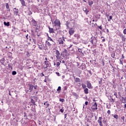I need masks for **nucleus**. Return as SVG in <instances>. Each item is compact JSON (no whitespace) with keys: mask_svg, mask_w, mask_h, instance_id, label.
I'll return each mask as SVG.
<instances>
[{"mask_svg":"<svg viewBox=\"0 0 126 126\" xmlns=\"http://www.w3.org/2000/svg\"><path fill=\"white\" fill-rule=\"evenodd\" d=\"M56 57L57 59V61H58V62L60 63H62V60H63V58H62V56L61 55V53H60V51L59 50H57L56 51Z\"/></svg>","mask_w":126,"mask_h":126,"instance_id":"obj_1","label":"nucleus"},{"mask_svg":"<svg viewBox=\"0 0 126 126\" xmlns=\"http://www.w3.org/2000/svg\"><path fill=\"white\" fill-rule=\"evenodd\" d=\"M97 41L98 40H97V37L95 36H92L91 38L90 42L91 43V44H92L93 45L96 46L97 45Z\"/></svg>","mask_w":126,"mask_h":126,"instance_id":"obj_2","label":"nucleus"},{"mask_svg":"<svg viewBox=\"0 0 126 126\" xmlns=\"http://www.w3.org/2000/svg\"><path fill=\"white\" fill-rule=\"evenodd\" d=\"M48 32H49L50 34H52L53 33L55 34V35H57L58 34V29H54L53 28H50V26L48 27Z\"/></svg>","mask_w":126,"mask_h":126,"instance_id":"obj_3","label":"nucleus"},{"mask_svg":"<svg viewBox=\"0 0 126 126\" xmlns=\"http://www.w3.org/2000/svg\"><path fill=\"white\" fill-rule=\"evenodd\" d=\"M54 26H58L59 27L58 29H61V22L59 20L56 19L54 21Z\"/></svg>","mask_w":126,"mask_h":126,"instance_id":"obj_4","label":"nucleus"},{"mask_svg":"<svg viewBox=\"0 0 126 126\" xmlns=\"http://www.w3.org/2000/svg\"><path fill=\"white\" fill-rule=\"evenodd\" d=\"M118 36H119V37H120V38L122 39V42H126V35L120 32L118 34Z\"/></svg>","mask_w":126,"mask_h":126,"instance_id":"obj_5","label":"nucleus"},{"mask_svg":"<svg viewBox=\"0 0 126 126\" xmlns=\"http://www.w3.org/2000/svg\"><path fill=\"white\" fill-rule=\"evenodd\" d=\"M68 29V33L69 35H70V36L73 35V34H74V32H75L74 31V28H69Z\"/></svg>","mask_w":126,"mask_h":126,"instance_id":"obj_6","label":"nucleus"},{"mask_svg":"<svg viewBox=\"0 0 126 126\" xmlns=\"http://www.w3.org/2000/svg\"><path fill=\"white\" fill-rule=\"evenodd\" d=\"M91 109L93 110V111H97V109H98L97 108V103L96 102H93V105L91 107Z\"/></svg>","mask_w":126,"mask_h":126,"instance_id":"obj_7","label":"nucleus"},{"mask_svg":"<svg viewBox=\"0 0 126 126\" xmlns=\"http://www.w3.org/2000/svg\"><path fill=\"white\" fill-rule=\"evenodd\" d=\"M38 48L39 50H46V48H45V46L44 45V44H43V42H41V45L38 44Z\"/></svg>","mask_w":126,"mask_h":126,"instance_id":"obj_8","label":"nucleus"},{"mask_svg":"<svg viewBox=\"0 0 126 126\" xmlns=\"http://www.w3.org/2000/svg\"><path fill=\"white\" fill-rule=\"evenodd\" d=\"M87 87L89 89H92V85H91V83H90V81H87Z\"/></svg>","mask_w":126,"mask_h":126,"instance_id":"obj_9","label":"nucleus"},{"mask_svg":"<svg viewBox=\"0 0 126 126\" xmlns=\"http://www.w3.org/2000/svg\"><path fill=\"white\" fill-rule=\"evenodd\" d=\"M44 63L46 64L45 68H48L51 66V63L48 61H44Z\"/></svg>","mask_w":126,"mask_h":126,"instance_id":"obj_10","label":"nucleus"},{"mask_svg":"<svg viewBox=\"0 0 126 126\" xmlns=\"http://www.w3.org/2000/svg\"><path fill=\"white\" fill-rule=\"evenodd\" d=\"M85 66H86V65H85V63H82L81 65L79 67L80 69H82L83 70L84 69H85Z\"/></svg>","mask_w":126,"mask_h":126,"instance_id":"obj_11","label":"nucleus"},{"mask_svg":"<svg viewBox=\"0 0 126 126\" xmlns=\"http://www.w3.org/2000/svg\"><path fill=\"white\" fill-rule=\"evenodd\" d=\"M13 11H14V15H15L16 16H17V15H18V11H19L18 9H16V8H14L13 9Z\"/></svg>","mask_w":126,"mask_h":126,"instance_id":"obj_12","label":"nucleus"},{"mask_svg":"<svg viewBox=\"0 0 126 126\" xmlns=\"http://www.w3.org/2000/svg\"><path fill=\"white\" fill-rule=\"evenodd\" d=\"M63 41H64V38L63 37V39L62 38H59L58 42L60 45H63Z\"/></svg>","mask_w":126,"mask_h":126,"instance_id":"obj_13","label":"nucleus"},{"mask_svg":"<svg viewBox=\"0 0 126 126\" xmlns=\"http://www.w3.org/2000/svg\"><path fill=\"white\" fill-rule=\"evenodd\" d=\"M121 99H120V101L123 103L126 104V97H124L122 96H121Z\"/></svg>","mask_w":126,"mask_h":126,"instance_id":"obj_14","label":"nucleus"},{"mask_svg":"<svg viewBox=\"0 0 126 126\" xmlns=\"http://www.w3.org/2000/svg\"><path fill=\"white\" fill-rule=\"evenodd\" d=\"M28 86H29V90L32 91L33 90V88H34V86L31 84H29Z\"/></svg>","mask_w":126,"mask_h":126,"instance_id":"obj_15","label":"nucleus"},{"mask_svg":"<svg viewBox=\"0 0 126 126\" xmlns=\"http://www.w3.org/2000/svg\"><path fill=\"white\" fill-rule=\"evenodd\" d=\"M22 6H26V4L25 3V1L24 0H19Z\"/></svg>","mask_w":126,"mask_h":126,"instance_id":"obj_16","label":"nucleus"},{"mask_svg":"<svg viewBox=\"0 0 126 126\" xmlns=\"http://www.w3.org/2000/svg\"><path fill=\"white\" fill-rule=\"evenodd\" d=\"M62 91V87L61 86L58 87L56 93H58V94H60L61 93V91Z\"/></svg>","mask_w":126,"mask_h":126,"instance_id":"obj_17","label":"nucleus"},{"mask_svg":"<svg viewBox=\"0 0 126 126\" xmlns=\"http://www.w3.org/2000/svg\"><path fill=\"white\" fill-rule=\"evenodd\" d=\"M84 92L85 94H88L89 93V90H88V88L84 89Z\"/></svg>","mask_w":126,"mask_h":126,"instance_id":"obj_18","label":"nucleus"},{"mask_svg":"<svg viewBox=\"0 0 126 126\" xmlns=\"http://www.w3.org/2000/svg\"><path fill=\"white\" fill-rule=\"evenodd\" d=\"M3 24L4 25H5V26H7V27H8V26H9V25H10V23H9V22H3Z\"/></svg>","mask_w":126,"mask_h":126,"instance_id":"obj_19","label":"nucleus"},{"mask_svg":"<svg viewBox=\"0 0 126 126\" xmlns=\"http://www.w3.org/2000/svg\"><path fill=\"white\" fill-rule=\"evenodd\" d=\"M32 22L33 24V25H34V26H36V25H37V22H36V21L34 19H32Z\"/></svg>","mask_w":126,"mask_h":126,"instance_id":"obj_20","label":"nucleus"},{"mask_svg":"<svg viewBox=\"0 0 126 126\" xmlns=\"http://www.w3.org/2000/svg\"><path fill=\"white\" fill-rule=\"evenodd\" d=\"M46 45H47L48 47H49V48H51V47H52V44H51L50 42L46 41Z\"/></svg>","mask_w":126,"mask_h":126,"instance_id":"obj_21","label":"nucleus"},{"mask_svg":"<svg viewBox=\"0 0 126 126\" xmlns=\"http://www.w3.org/2000/svg\"><path fill=\"white\" fill-rule=\"evenodd\" d=\"M75 81L76 83H79L81 82L80 79L79 78H76L75 79Z\"/></svg>","mask_w":126,"mask_h":126,"instance_id":"obj_22","label":"nucleus"},{"mask_svg":"<svg viewBox=\"0 0 126 126\" xmlns=\"http://www.w3.org/2000/svg\"><path fill=\"white\" fill-rule=\"evenodd\" d=\"M44 105L45 106H46V108H48V107L50 106V104H49V102L48 101H46L45 102H44Z\"/></svg>","mask_w":126,"mask_h":126,"instance_id":"obj_23","label":"nucleus"},{"mask_svg":"<svg viewBox=\"0 0 126 126\" xmlns=\"http://www.w3.org/2000/svg\"><path fill=\"white\" fill-rule=\"evenodd\" d=\"M74 36L78 39H79V38H80V35L78 34H75Z\"/></svg>","mask_w":126,"mask_h":126,"instance_id":"obj_24","label":"nucleus"},{"mask_svg":"<svg viewBox=\"0 0 126 126\" xmlns=\"http://www.w3.org/2000/svg\"><path fill=\"white\" fill-rule=\"evenodd\" d=\"M82 87L83 89H85L87 88H86V87H87V86H86V85H85V84H84V83H82Z\"/></svg>","mask_w":126,"mask_h":126,"instance_id":"obj_25","label":"nucleus"},{"mask_svg":"<svg viewBox=\"0 0 126 126\" xmlns=\"http://www.w3.org/2000/svg\"><path fill=\"white\" fill-rule=\"evenodd\" d=\"M102 122V117H99L97 120V123H101Z\"/></svg>","mask_w":126,"mask_h":126,"instance_id":"obj_26","label":"nucleus"},{"mask_svg":"<svg viewBox=\"0 0 126 126\" xmlns=\"http://www.w3.org/2000/svg\"><path fill=\"white\" fill-rule=\"evenodd\" d=\"M88 4L90 6H91L93 4V1H88Z\"/></svg>","mask_w":126,"mask_h":126,"instance_id":"obj_27","label":"nucleus"},{"mask_svg":"<svg viewBox=\"0 0 126 126\" xmlns=\"http://www.w3.org/2000/svg\"><path fill=\"white\" fill-rule=\"evenodd\" d=\"M110 101H111L112 103H114V102H115V99L113 98V97L112 96H110Z\"/></svg>","mask_w":126,"mask_h":126,"instance_id":"obj_28","label":"nucleus"},{"mask_svg":"<svg viewBox=\"0 0 126 126\" xmlns=\"http://www.w3.org/2000/svg\"><path fill=\"white\" fill-rule=\"evenodd\" d=\"M0 63H2V64H3L4 63V58H2V59L0 60Z\"/></svg>","mask_w":126,"mask_h":126,"instance_id":"obj_29","label":"nucleus"},{"mask_svg":"<svg viewBox=\"0 0 126 126\" xmlns=\"http://www.w3.org/2000/svg\"><path fill=\"white\" fill-rule=\"evenodd\" d=\"M111 56L113 59L115 58V53L114 52H111Z\"/></svg>","mask_w":126,"mask_h":126,"instance_id":"obj_30","label":"nucleus"},{"mask_svg":"<svg viewBox=\"0 0 126 126\" xmlns=\"http://www.w3.org/2000/svg\"><path fill=\"white\" fill-rule=\"evenodd\" d=\"M114 118L116 119V120H118L119 119V115L116 114L115 115H114Z\"/></svg>","mask_w":126,"mask_h":126,"instance_id":"obj_31","label":"nucleus"},{"mask_svg":"<svg viewBox=\"0 0 126 126\" xmlns=\"http://www.w3.org/2000/svg\"><path fill=\"white\" fill-rule=\"evenodd\" d=\"M47 40L48 41H51L52 42H54V40H53V39H52V38H51V37L48 36V37L47 38Z\"/></svg>","mask_w":126,"mask_h":126,"instance_id":"obj_32","label":"nucleus"},{"mask_svg":"<svg viewBox=\"0 0 126 126\" xmlns=\"http://www.w3.org/2000/svg\"><path fill=\"white\" fill-rule=\"evenodd\" d=\"M5 7L6 9H9V5H8V3H6Z\"/></svg>","mask_w":126,"mask_h":126,"instance_id":"obj_33","label":"nucleus"},{"mask_svg":"<svg viewBox=\"0 0 126 126\" xmlns=\"http://www.w3.org/2000/svg\"><path fill=\"white\" fill-rule=\"evenodd\" d=\"M112 19H113V16H109V19H108L107 20H108V21L110 22V21H111V20H112Z\"/></svg>","mask_w":126,"mask_h":126,"instance_id":"obj_34","label":"nucleus"},{"mask_svg":"<svg viewBox=\"0 0 126 126\" xmlns=\"http://www.w3.org/2000/svg\"><path fill=\"white\" fill-rule=\"evenodd\" d=\"M17 73V72H16L15 71H13L12 72V75H16Z\"/></svg>","mask_w":126,"mask_h":126,"instance_id":"obj_35","label":"nucleus"},{"mask_svg":"<svg viewBox=\"0 0 126 126\" xmlns=\"http://www.w3.org/2000/svg\"><path fill=\"white\" fill-rule=\"evenodd\" d=\"M61 63L59 62H57V64H56V66L57 67H60V65Z\"/></svg>","mask_w":126,"mask_h":126,"instance_id":"obj_36","label":"nucleus"},{"mask_svg":"<svg viewBox=\"0 0 126 126\" xmlns=\"http://www.w3.org/2000/svg\"><path fill=\"white\" fill-rule=\"evenodd\" d=\"M59 101L60 102H62V103H63L64 102V99L63 98H60Z\"/></svg>","mask_w":126,"mask_h":126,"instance_id":"obj_37","label":"nucleus"},{"mask_svg":"<svg viewBox=\"0 0 126 126\" xmlns=\"http://www.w3.org/2000/svg\"><path fill=\"white\" fill-rule=\"evenodd\" d=\"M84 12L86 13V15H87V14H88V12H89V10H86L85 11H84Z\"/></svg>","mask_w":126,"mask_h":126,"instance_id":"obj_38","label":"nucleus"},{"mask_svg":"<svg viewBox=\"0 0 126 126\" xmlns=\"http://www.w3.org/2000/svg\"><path fill=\"white\" fill-rule=\"evenodd\" d=\"M80 57H84V53H83V52H81L80 54H79Z\"/></svg>","mask_w":126,"mask_h":126,"instance_id":"obj_39","label":"nucleus"},{"mask_svg":"<svg viewBox=\"0 0 126 126\" xmlns=\"http://www.w3.org/2000/svg\"><path fill=\"white\" fill-rule=\"evenodd\" d=\"M26 56L28 58H29V57H30V53L28 52L26 54Z\"/></svg>","mask_w":126,"mask_h":126,"instance_id":"obj_40","label":"nucleus"},{"mask_svg":"<svg viewBox=\"0 0 126 126\" xmlns=\"http://www.w3.org/2000/svg\"><path fill=\"white\" fill-rule=\"evenodd\" d=\"M114 95L116 96V98H118V94L117 93V92H115Z\"/></svg>","mask_w":126,"mask_h":126,"instance_id":"obj_41","label":"nucleus"},{"mask_svg":"<svg viewBox=\"0 0 126 126\" xmlns=\"http://www.w3.org/2000/svg\"><path fill=\"white\" fill-rule=\"evenodd\" d=\"M31 102L33 105H35V100H34L33 99H32Z\"/></svg>","mask_w":126,"mask_h":126,"instance_id":"obj_42","label":"nucleus"},{"mask_svg":"<svg viewBox=\"0 0 126 126\" xmlns=\"http://www.w3.org/2000/svg\"><path fill=\"white\" fill-rule=\"evenodd\" d=\"M109 52H110V53H112V51H113V48L112 47H109Z\"/></svg>","mask_w":126,"mask_h":126,"instance_id":"obj_43","label":"nucleus"},{"mask_svg":"<svg viewBox=\"0 0 126 126\" xmlns=\"http://www.w3.org/2000/svg\"><path fill=\"white\" fill-rule=\"evenodd\" d=\"M123 33L124 35H126V29H125L123 31Z\"/></svg>","mask_w":126,"mask_h":126,"instance_id":"obj_44","label":"nucleus"},{"mask_svg":"<svg viewBox=\"0 0 126 126\" xmlns=\"http://www.w3.org/2000/svg\"><path fill=\"white\" fill-rule=\"evenodd\" d=\"M78 52H79V53H82V50L81 49H80V48H79L78 49Z\"/></svg>","mask_w":126,"mask_h":126,"instance_id":"obj_45","label":"nucleus"},{"mask_svg":"<svg viewBox=\"0 0 126 126\" xmlns=\"http://www.w3.org/2000/svg\"><path fill=\"white\" fill-rule=\"evenodd\" d=\"M60 111V112H61V113H63V111H64L63 107L61 108Z\"/></svg>","mask_w":126,"mask_h":126,"instance_id":"obj_46","label":"nucleus"},{"mask_svg":"<svg viewBox=\"0 0 126 126\" xmlns=\"http://www.w3.org/2000/svg\"><path fill=\"white\" fill-rule=\"evenodd\" d=\"M107 114H108V115H111V111H110V110H108L107 111Z\"/></svg>","mask_w":126,"mask_h":126,"instance_id":"obj_47","label":"nucleus"},{"mask_svg":"<svg viewBox=\"0 0 126 126\" xmlns=\"http://www.w3.org/2000/svg\"><path fill=\"white\" fill-rule=\"evenodd\" d=\"M62 63H64L65 65H66V64H65V61L63 60L62 62H61Z\"/></svg>","mask_w":126,"mask_h":126,"instance_id":"obj_48","label":"nucleus"},{"mask_svg":"<svg viewBox=\"0 0 126 126\" xmlns=\"http://www.w3.org/2000/svg\"><path fill=\"white\" fill-rule=\"evenodd\" d=\"M82 85V84H81V83H80L78 84V87H81Z\"/></svg>","mask_w":126,"mask_h":126,"instance_id":"obj_49","label":"nucleus"},{"mask_svg":"<svg viewBox=\"0 0 126 126\" xmlns=\"http://www.w3.org/2000/svg\"><path fill=\"white\" fill-rule=\"evenodd\" d=\"M87 10V8L86 7H84L83 8V11H85V10Z\"/></svg>","mask_w":126,"mask_h":126,"instance_id":"obj_50","label":"nucleus"},{"mask_svg":"<svg viewBox=\"0 0 126 126\" xmlns=\"http://www.w3.org/2000/svg\"><path fill=\"white\" fill-rule=\"evenodd\" d=\"M67 89V88L66 87V86L64 87L63 88L64 91H65V90H66Z\"/></svg>","mask_w":126,"mask_h":126,"instance_id":"obj_51","label":"nucleus"},{"mask_svg":"<svg viewBox=\"0 0 126 126\" xmlns=\"http://www.w3.org/2000/svg\"><path fill=\"white\" fill-rule=\"evenodd\" d=\"M76 63H77V66H79L80 65V63L77 62Z\"/></svg>","mask_w":126,"mask_h":126,"instance_id":"obj_52","label":"nucleus"},{"mask_svg":"<svg viewBox=\"0 0 126 126\" xmlns=\"http://www.w3.org/2000/svg\"><path fill=\"white\" fill-rule=\"evenodd\" d=\"M98 124H99L100 126H103V123L102 122H99Z\"/></svg>","mask_w":126,"mask_h":126,"instance_id":"obj_53","label":"nucleus"},{"mask_svg":"<svg viewBox=\"0 0 126 126\" xmlns=\"http://www.w3.org/2000/svg\"><path fill=\"white\" fill-rule=\"evenodd\" d=\"M98 28H99V29H100V30H102V25L98 26Z\"/></svg>","mask_w":126,"mask_h":126,"instance_id":"obj_54","label":"nucleus"},{"mask_svg":"<svg viewBox=\"0 0 126 126\" xmlns=\"http://www.w3.org/2000/svg\"><path fill=\"white\" fill-rule=\"evenodd\" d=\"M121 120H123V121H125V116H122V117H121Z\"/></svg>","mask_w":126,"mask_h":126,"instance_id":"obj_55","label":"nucleus"},{"mask_svg":"<svg viewBox=\"0 0 126 126\" xmlns=\"http://www.w3.org/2000/svg\"><path fill=\"white\" fill-rule=\"evenodd\" d=\"M120 63H121V64H123V60H122V59H120Z\"/></svg>","mask_w":126,"mask_h":126,"instance_id":"obj_56","label":"nucleus"},{"mask_svg":"<svg viewBox=\"0 0 126 126\" xmlns=\"http://www.w3.org/2000/svg\"><path fill=\"white\" fill-rule=\"evenodd\" d=\"M37 85H35V86H33V88L34 89H37Z\"/></svg>","mask_w":126,"mask_h":126,"instance_id":"obj_57","label":"nucleus"},{"mask_svg":"<svg viewBox=\"0 0 126 126\" xmlns=\"http://www.w3.org/2000/svg\"><path fill=\"white\" fill-rule=\"evenodd\" d=\"M33 42L34 44H36V39H33Z\"/></svg>","mask_w":126,"mask_h":126,"instance_id":"obj_58","label":"nucleus"},{"mask_svg":"<svg viewBox=\"0 0 126 126\" xmlns=\"http://www.w3.org/2000/svg\"><path fill=\"white\" fill-rule=\"evenodd\" d=\"M56 74H57V75H58V76H60V73L59 72H57Z\"/></svg>","mask_w":126,"mask_h":126,"instance_id":"obj_59","label":"nucleus"},{"mask_svg":"<svg viewBox=\"0 0 126 126\" xmlns=\"http://www.w3.org/2000/svg\"><path fill=\"white\" fill-rule=\"evenodd\" d=\"M86 106H87V105H88V101H86L85 103Z\"/></svg>","mask_w":126,"mask_h":126,"instance_id":"obj_60","label":"nucleus"},{"mask_svg":"<svg viewBox=\"0 0 126 126\" xmlns=\"http://www.w3.org/2000/svg\"><path fill=\"white\" fill-rule=\"evenodd\" d=\"M99 84H102V80H100V81H99Z\"/></svg>","mask_w":126,"mask_h":126,"instance_id":"obj_61","label":"nucleus"},{"mask_svg":"<svg viewBox=\"0 0 126 126\" xmlns=\"http://www.w3.org/2000/svg\"><path fill=\"white\" fill-rule=\"evenodd\" d=\"M105 41H106V39H105V38L103 39L102 40V42H105Z\"/></svg>","mask_w":126,"mask_h":126,"instance_id":"obj_62","label":"nucleus"},{"mask_svg":"<svg viewBox=\"0 0 126 126\" xmlns=\"http://www.w3.org/2000/svg\"><path fill=\"white\" fill-rule=\"evenodd\" d=\"M49 59H48V58H45V62H48V60Z\"/></svg>","mask_w":126,"mask_h":126,"instance_id":"obj_63","label":"nucleus"},{"mask_svg":"<svg viewBox=\"0 0 126 126\" xmlns=\"http://www.w3.org/2000/svg\"><path fill=\"white\" fill-rule=\"evenodd\" d=\"M124 109H126V104L124 105Z\"/></svg>","mask_w":126,"mask_h":126,"instance_id":"obj_64","label":"nucleus"}]
</instances>
